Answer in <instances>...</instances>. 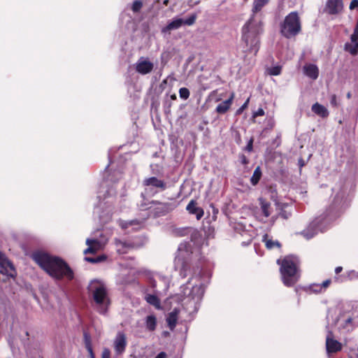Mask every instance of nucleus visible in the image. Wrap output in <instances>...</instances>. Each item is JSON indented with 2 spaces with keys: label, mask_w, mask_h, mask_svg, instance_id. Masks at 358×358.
Masks as SVG:
<instances>
[{
  "label": "nucleus",
  "mask_w": 358,
  "mask_h": 358,
  "mask_svg": "<svg viewBox=\"0 0 358 358\" xmlns=\"http://www.w3.org/2000/svg\"><path fill=\"white\" fill-rule=\"evenodd\" d=\"M33 259L48 274L55 279L66 278H73V272L68 264L61 258L52 256L48 253L37 252L33 254Z\"/></svg>",
  "instance_id": "obj_1"
},
{
  "label": "nucleus",
  "mask_w": 358,
  "mask_h": 358,
  "mask_svg": "<svg viewBox=\"0 0 358 358\" xmlns=\"http://www.w3.org/2000/svg\"><path fill=\"white\" fill-rule=\"evenodd\" d=\"M262 32V21L259 17L253 15L242 29V43L245 52L257 54L259 48V35Z\"/></svg>",
  "instance_id": "obj_2"
},
{
  "label": "nucleus",
  "mask_w": 358,
  "mask_h": 358,
  "mask_svg": "<svg viewBox=\"0 0 358 358\" xmlns=\"http://www.w3.org/2000/svg\"><path fill=\"white\" fill-rule=\"evenodd\" d=\"M93 308L100 314H106L110 301L106 284L99 280H92L88 285Z\"/></svg>",
  "instance_id": "obj_3"
},
{
  "label": "nucleus",
  "mask_w": 358,
  "mask_h": 358,
  "mask_svg": "<svg viewBox=\"0 0 358 358\" xmlns=\"http://www.w3.org/2000/svg\"><path fill=\"white\" fill-rule=\"evenodd\" d=\"M280 273L283 283L288 287L293 286L299 280L296 259L292 257H287L282 261Z\"/></svg>",
  "instance_id": "obj_4"
},
{
  "label": "nucleus",
  "mask_w": 358,
  "mask_h": 358,
  "mask_svg": "<svg viewBox=\"0 0 358 358\" xmlns=\"http://www.w3.org/2000/svg\"><path fill=\"white\" fill-rule=\"evenodd\" d=\"M301 26L299 15L296 12H292L287 15L280 26V32L282 36L289 38L295 36L301 31Z\"/></svg>",
  "instance_id": "obj_5"
},
{
  "label": "nucleus",
  "mask_w": 358,
  "mask_h": 358,
  "mask_svg": "<svg viewBox=\"0 0 358 358\" xmlns=\"http://www.w3.org/2000/svg\"><path fill=\"white\" fill-rule=\"evenodd\" d=\"M196 20V14H192L186 19L176 17L169 22L166 26L162 29V33L164 34H170L171 31L178 29L183 25L192 26L195 23Z\"/></svg>",
  "instance_id": "obj_6"
},
{
  "label": "nucleus",
  "mask_w": 358,
  "mask_h": 358,
  "mask_svg": "<svg viewBox=\"0 0 358 358\" xmlns=\"http://www.w3.org/2000/svg\"><path fill=\"white\" fill-rule=\"evenodd\" d=\"M146 194H155L160 191H164L166 188V183L157 177H150L145 178L143 181Z\"/></svg>",
  "instance_id": "obj_7"
},
{
  "label": "nucleus",
  "mask_w": 358,
  "mask_h": 358,
  "mask_svg": "<svg viewBox=\"0 0 358 358\" xmlns=\"http://www.w3.org/2000/svg\"><path fill=\"white\" fill-rule=\"evenodd\" d=\"M154 64L148 58L143 57H140L135 64L136 72L141 75H146L152 72Z\"/></svg>",
  "instance_id": "obj_8"
},
{
  "label": "nucleus",
  "mask_w": 358,
  "mask_h": 358,
  "mask_svg": "<svg viewBox=\"0 0 358 358\" xmlns=\"http://www.w3.org/2000/svg\"><path fill=\"white\" fill-rule=\"evenodd\" d=\"M127 345V341L126 335L122 331L117 332L113 341L114 350L116 355H120L123 354L126 350Z\"/></svg>",
  "instance_id": "obj_9"
},
{
  "label": "nucleus",
  "mask_w": 358,
  "mask_h": 358,
  "mask_svg": "<svg viewBox=\"0 0 358 358\" xmlns=\"http://www.w3.org/2000/svg\"><path fill=\"white\" fill-rule=\"evenodd\" d=\"M0 266L1 268V272L8 276L14 277L16 274L12 263L8 258L2 253H0Z\"/></svg>",
  "instance_id": "obj_10"
},
{
  "label": "nucleus",
  "mask_w": 358,
  "mask_h": 358,
  "mask_svg": "<svg viewBox=\"0 0 358 358\" xmlns=\"http://www.w3.org/2000/svg\"><path fill=\"white\" fill-rule=\"evenodd\" d=\"M326 349L328 354L337 352L342 349V344L334 338L330 331H328L326 338Z\"/></svg>",
  "instance_id": "obj_11"
},
{
  "label": "nucleus",
  "mask_w": 358,
  "mask_h": 358,
  "mask_svg": "<svg viewBox=\"0 0 358 358\" xmlns=\"http://www.w3.org/2000/svg\"><path fill=\"white\" fill-rule=\"evenodd\" d=\"M345 50L353 55H357L358 52V24L351 36V41L345 43Z\"/></svg>",
  "instance_id": "obj_12"
},
{
  "label": "nucleus",
  "mask_w": 358,
  "mask_h": 358,
  "mask_svg": "<svg viewBox=\"0 0 358 358\" xmlns=\"http://www.w3.org/2000/svg\"><path fill=\"white\" fill-rule=\"evenodd\" d=\"M86 244L88 248L84 250V254H94L99 251L103 248V243L95 238H87Z\"/></svg>",
  "instance_id": "obj_13"
},
{
  "label": "nucleus",
  "mask_w": 358,
  "mask_h": 358,
  "mask_svg": "<svg viewBox=\"0 0 358 358\" xmlns=\"http://www.w3.org/2000/svg\"><path fill=\"white\" fill-rule=\"evenodd\" d=\"M327 10L329 14L334 15L341 13L343 8L342 0H328Z\"/></svg>",
  "instance_id": "obj_14"
},
{
  "label": "nucleus",
  "mask_w": 358,
  "mask_h": 358,
  "mask_svg": "<svg viewBox=\"0 0 358 358\" xmlns=\"http://www.w3.org/2000/svg\"><path fill=\"white\" fill-rule=\"evenodd\" d=\"M320 222V220L318 219L314 220L313 222L310 223L308 228L306 230H303L301 232V234L306 238L310 239L313 238L315 234H317L318 229L316 228L318 227V224Z\"/></svg>",
  "instance_id": "obj_15"
},
{
  "label": "nucleus",
  "mask_w": 358,
  "mask_h": 358,
  "mask_svg": "<svg viewBox=\"0 0 358 358\" xmlns=\"http://www.w3.org/2000/svg\"><path fill=\"white\" fill-rule=\"evenodd\" d=\"M304 74L313 80H316L319 76L317 66L313 64H306L303 68Z\"/></svg>",
  "instance_id": "obj_16"
},
{
  "label": "nucleus",
  "mask_w": 358,
  "mask_h": 358,
  "mask_svg": "<svg viewBox=\"0 0 358 358\" xmlns=\"http://www.w3.org/2000/svg\"><path fill=\"white\" fill-rule=\"evenodd\" d=\"M311 110L314 113L322 118L327 117L329 114L327 108L318 103H314L311 107Z\"/></svg>",
  "instance_id": "obj_17"
},
{
  "label": "nucleus",
  "mask_w": 358,
  "mask_h": 358,
  "mask_svg": "<svg viewBox=\"0 0 358 358\" xmlns=\"http://www.w3.org/2000/svg\"><path fill=\"white\" fill-rule=\"evenodd\" d=\"M234 98V94L232 93L231 94L230 97L227 100H226L217 105V106L216 107V112L218 113H220V114L225 113L230 108Z\"/></svg>",
  "instance_id": "obj_18"
},
{
  "label": "nucleus",
  "mask_w": 358,
  "mask_h": 358,
  "mask_svg": "<svg viewBox=\"0 0 358 358\" xmlns=\"http://www.w3.org/2000/svg\"><path fill=\"white\" fill-rule=\"evenodd\" d=\"M178 314H179V310L177 308H175L173 310V311L169 313L167 316L166 322H167V324L171 330H173L176 326Z\"/></svg>",
  "instance_id": "obj_19"
},
{
  "label": "nucleus",
  "mask_w": 358,
  "mask_h": 358,
  "mask_svg": "<svg viewBox=\"0 0 358 358\" xmlns=\"http://www.w3.org/2000/svg\"><path fill=\"white\" fill-rule=\"evenodd\" d=\"M186 208L190 213L196 215L197 220H200L203 215V210L197 208L196 203L193 200L188 203Z\"/></svg>",
  "instance_id": "obj_20"
},
{
  "label": "nucleus",
  "mask_w": 358,
  "mask_h": 358,
  "mask_svg": "<svg viewBox=\"0 0 358 358\" xmlns=\"http://www.w3.org/2000/svg\"><path fill=\"white\" fill-rule=\"evenodd\" d=\"M191 297L195 304L198 303L202 299L203 290L200 286H194L190 293Z\"/></svg>",
  "instance_id": "obj_21"
},
{
  "label": "nucleus",
  "mask_w": 358,
  "mask_h": 358,
  "mask_svg": "<svg viewBox=\"0 0 358 358\" xmlns=\"http://www.w3.org/2000/svg\"><path fill=\"white\" fill-rule=\"evenodd\" d=\"M262 241L265 243L266 247L269 250L273 249L274 247H280V243L278 241H273L269 238L268 234H264L263 236Z\"/></svg>",
  "instance_id": "obj_22"
},
{
  "label": "nucleus",
  "mask_w": 358,
  "mask_h": 358,
  "mask_svg": "<svg viewBox=\"0 0 358 358\" xmlns=\"http://www.w3.org/2000/svg\"><path fill=\"white\" fill-rule=\"evenodd\" d=\"M145 299L149 304L155 306L157 309L161 308L160 301L157 296L153 294H147L145 296Z\"/></svg>",
  "instance_id": "obj_23"
},
{
  "label": "nucleus",
  "mask_w": 358,
  "mask_h": 358,
  "mask_svg": "<svg viewBox=\"0 0 358 358\" xmlns=\"http://www.w3.org/2000/svg\"><path fill=\"white\" fill-rule=\"evenodd\" d=\"M145 326L148 330L152 331L156 329L157 319L155 316L148 315L145 319Z\"/></svg>",
  "instance_id": "obj_24"
},
{
  "label": "nucleus",
  "mask_w": 358,
  "mask_h": 358,
  "mask_svg": "<svg viewBox=\"0 0 358 358\" xmlns=\"http://www.w3.org/2000/svg\"><path fill=\"white\" fill-rule=\"evenodd\" d=\"M259 204L261 206L262 210L264 213V215L266 217H268L271 215L270 208H271V203L264 199L263 198H259Z\"/></svg>",
  "instance_id": "obj_25"
},
{
  "label": "nucleus",
  "mask_w": 358,
  "mask_h": 358,
  "mask_svg": "<svg viewBox=\"0 0 358 358\" xmlns=\"http://www.w3.org/2000/svg\"><path fill=\"white\" fill-rule=\"evenodd\" d=\"M175 266L177 268H180L181 275H182L183 277L186 276L185 271L187 270V265L186 263L183 262L180 257H178L175 259Z\"/></svg>",
  "instance_id": "obj_26"
},
{
  "label": "nucleus",
  "mask_w": 358,
  "mask_h": 358,
  "mask_svg": "<svg viewBox=\"0 0 358 358\" xmlns=\"http://www.w3.org/2000/svg\"><path fill=\"white\" fill-rule=\"evenodd\" d=\"M262 176V171L259 166H257L250 178V182L253 185H255L258 183Z\"/></svg>",
  "instance_id": "obj_27"
},
{
  "label": "nucleus",
  "mask_w": 358,
  "mask_h": 358,
  "mask_svg": "<svg viewBox=\"0 0 358 358\" xmlns=\"http://www.w3.org/2000/svg\"><path fill=\"white\" fill-rule=\"evenodd\" d=\"M268 2V0H254L252 8L253 13L259 11Z\"/></svg>",
  "instance_id": "obj_28"
},
{
  "label": "nucleus",
  "mask_w": 358,
  "mask_h": 358,
  "mask_svg": "<svg viewBox=\"0 0 358 358\" xmlns=\"http://www.w3.org/2000/svg\"><path fill=\"white\" fill-rule=\"evenodd\" d=\"M115 244L117 248V251L120 253H125L126 250L124 249L130 247L129 244L120 240H115Z\"/></svg>",
  "instance_id": "obj_29"
},
{
  "label": "nucleus",
  "mask_w": 358,
  "mask_h": 358,
  "mask_svg": "<svg viewBox=\"0 0 358 358\" xmlns=\"http://www.w3.org/2000/svg\"><path fill=\"white\" fill-rule=\"evenodd\" d=\"M354 327H355V325L353 323V317H348L344 321V323L342 324V328L347 331H350V330L353 329Z\"/></svg>",
  "instance_id": "obj_30"
},
{
  "label": "nucleus",
  "mask_w": 358,
  "mask_h": 358,
  "mask_svg": "<svg viewBox=\"0 0 358 358\" xmlns=\"http://www.w3.org/2000/svg\"><path fill=\"white\" fill-rule=\"evenodd\" d=\"M330 283V280H326L322 284L315 285V287H317L318 289H314V291L315 292H322L329 286Z\"/></svg>",
  "instance_id": "obj_31"
},
{
  "label": "nucleus",
  "mask_w": 358,
  "mask_h": 358,
  "mask_svg": "<svg viewBox=\"0 0 358 358\" xmlns=\"http://www.w3.org/2000/svg\"><path fill=\"white\" fill-rule=\"evenodd\" d=\"M152 203L159 204L160 206L159 208L163 210L164 212H167V211L173 209L172 205L170 203H159L158 201H152Z\"/></svg>",
  "instance_id": "obj_32"
},
{
  "label": "nucleus",
  "mask_w": 358,
  "mask_h": 358,
  "mask_svg": "<svg viewBox=\"0 0 358 358\" xmlns=\"http://www.w3.org/2000/svg\"><path fill=\"white\" fill-rule=\"evenodd\" d=\"M189 90L186 87H181L179 90V96L182 99L187 100L189 96Z\"/></svg>",
  "instance_id": "obj_33"
},
{
  "label": "nucleus",
  "mask_w": 358,
  "mask_h": 358,
  "mask_svg": "<svg viewBox=\"0 0 358 358\" xmlns=\"http://www.w3.org/2000/svg\"><path fill=\"white\" fill-rule=\"evenodd\" d=\"M106 259L104 256H99L96 258H92V257H85V259L87 262H91V263H98L103 261Z\"/></svg>",
  "instance_id": "obj_34"
},
{
  "label": "nucleus",
  "mask_w": 358,
  "mask_h": 358,
  "mask_svg": "<svg viewBox=\"0 0 358 358\" xmlns=\"http://www.w3.org/2000/svg\"><path fill=\"white\" fill-rule=\"evenodd\" d=\"M143 3L141 1H135L132 5V10L134 12H138L142 8Z\"/></svg>",
  "instance_id": "obj_35"
},
{
  "label": "nucleus",
  "mask_w": 358,
  "mask_h": 358,
  "mask_svg": "<svg viewBox=\"0 0 358 358\" xmlns=\"http://www.w3.org/2000/svg\"><path fill=\"white\" fill-rule=\"evenodd\" d=\"M134 222L135 221H134V220L129 221V222L120 220L119 225L121 227L122 229H127L129 227V226L132 225L134 223Z\"/></svg>",
  "instance_id": "obj_36"
},
{
  "label": "nucleus",
  "mask_w": 358,
  "mask_h": 358,
  "mask_svg": "<svg viewBox=\"0 0 358 358\" xmlns=\"http://www.w3.org/2000/svg\"><path fill=\"white\" fill-rule=\"evenodd\" d=\"M281 68L280 66H274L269 70V73L273 76H278L280 73Z\"/></svg>",
  "instance_id": "obj_37"
},
{
  "label": "nucleus",
  "mask_w": 358,
  "mask_h": 358,
  "mask_svg": "<svg viewBox=\"0 0 358 358\" xmlns=\"http://www.w3.org/2000/svg\"><path fill=\"white\" fill-rule=\"evenodd\" d=\"M330 103L334 107H337L338 106V103L337 101V96L336 94L331 95Z\"/></svg>",
  "instance_id": "obj_38"
},
{
  "label": "nucleus",
  "mask_w": 358,
  "mask_h": 358,
  "mask_svg": "<svg viewBox=\"0 0 358 358\" xmlns=\"http://www.w3.org/2000/svg\"><path fill=\"white\" fill-rule=\"evenodd\" d=\"M248 102L249 99H248V100L243 103V105L236 110L237 115H240L243 113V111L247 108Z\"/></svg>",
  "instance_id": "obj_39"
},
{
  "label": "nucleus",
  "mask_w": 358,
  "mask_h": 358,
  "mask_svg": "<svg viewBox=\"0 0 358 358\" xmlns=\"http://www.w3.org/2000/svg\"><path fill=\"white\" fill-rule=\"evenodd\" d=\"M110 351L108 348H104L102 351L101 358H110Z\"/></svg>",
  "instance_id": "obj_40"
},
{
  "label": "nucleus",
  "mask_w": 358,
  "mask_h": 358,
  "mask_svg": "<svg viewBox=\"0 0 358 358\" xmlns=\"http://www.w3.org/2000/svg\"><path fill=\"white\" fill-rule=\"evenodd\" d=\"M264 115V110L262 108H258V110L253 113V117H256L257 116H262Z\"/></svg>",
  "instance_id": "obj_41"
},
{
  "label": "nucleus",
  "mask_w": 358,
  "mask_h": 358,
  "mask_svg": "<svg viewBox=\"0 0 358 358\" xmlns=\"http://www.w3.org/2000/svg\"><path fill=\"white\" fill-rule=\"evenodd\" d=\"M358 7V0H352L350 4V9L353 10Z\"/></svg>",
  "instance_id": "obj_42"
},
{
  "label": "nucleus",
  "mask_w": 358,
  "mask_h": 358,
  "mask_svg": "<svg viewBox=\"0 0 358 358\" xmlns=\"http://www.w3.org/2000/svg\"><path fill=\"white\" fill-rule=\"evenodd\" d=\"M315 285H316V284H313V285H310V287H309L306 288V291L307 292H309V293H311V292H313V293H316V292L314 291V289H317L318 288H317V287H315Z\"/></svg>",
  "instance_id": "obj_43"
},
{
  "label": "nucleus",
  "mask_w": 358,
  "mask_h": 358,
  "mask_svg": "<svg viewBox=\"0 0 358 358\" xmlns=\"http://www.w3.org/2000/svg\"><path fill=\"white\" fill-rule=\"evenodd\" d=\"M87 350L89 352V354H90V358H95L94 352H93V350H92V347H91L90 343H88L87 345Z\"/></svg>",
  "instance_id": "obj_44"
},
{
  "label": "nucleus",
  "mask_w": 358,
  "mask_h": 358,
  "mask_svg": "<svg viewBox=\"0 0 358 358\" xmlns=\"http://www.w3.org/2000/svg\"><path fill=\"white\" fill-rule=\"evenodd\" d=\"M252 144H253V140H252V138H251L249 141L248 145H246L245 150H248V152L252 151Z\"/></svg>",
  "instance_id": "obj_45"
},
{
  "label": "nucleus",
  "mask_w": 358,
  "mask_h": 358,
  "mask_svg": "<svg viewBox=\"0 0 358 358\" xmlns=\"http://www.w3.org/2000/svg\"><path fill=\"white\" fill-rule=\"evenodd\" d=\"M155 358H167V355L164 352H161L156 356Z\"/></svg>",
  "instance_id": "obj_46"
},
{
  "label": "nucleus",
  "mask_w": 358,
  "mask_h": 358,
  "mask_svg": "<svg viewBox=\"0 0 358 358\" xmlns=\"http://www.w3.org/2000/svg\"><path fill=\"white\" fill-rule=\"evenodd\" d=\"M343 270V268L341 266H338L335 269L336 273H339Z\"/></svg>",
  "instance_id": "obj_47"
},
{
  "label": "nucleus",
  "mask_w": 358,
  "mask_h": 358,
  "mask_svg": "<svg viewBox=\"0 0 358 358\" xmlns=\"http://www.w3.org/2000/svg\"><path fill=\"white\" fill-rule=\"evenodd\" d=\"M280 215H281L283 218H285V219H287V218H288V217H289V215H287L285 213H282L280 214Z\"/></svg>",
  "instance_id": "obj_48"
},
{
  "label": "nucleus",
  "mask_w": 358,
  "mask_h": 358,
  "mask_svg": "<svg viewBox=\"0 0 358 358\" xmlns=\"http://www.w3.org/2000/svg\"><path fill=\"white\" fill-rule=\"evenodd\" d=\"M171 99L172 100H176L177 99V96H176V94H173L171 95Z\"/></svg>",
  "instance_id": "obj_49"
},
{
  "label": "nucleus",
  "mask_w": 358,
  "mask_h": 358,
  "mask_svg": "<svg viewBox=\"0 0 358 358\" xmlns=\"http://www.w3.org/2000/svg\"><path fill=\"white\" fill-rule=\"evenodd\" d=\"M169 1V0H164L163 2V4L164 6H168Z\"/></svg>",
  "instance_id": "obj_50"
},
{
  "label": "nucleus",
  "mask_w": 358,
  "mask_h": 358,
  "mask_svg": "<svg viewBox=\"0 0 358 358\" xmlns=\"http://www.w3.org/2000/svg\"><path fill=\"white\" fill-rule=\"evenodd\" d=\"M347 96H348V99H350V96H351L350 93H348Z\"/></svg>",
  "instance_id": "obj_51"
},
{
  "label": "nucleus",
  "mask_w": 358,
  "mask_h": 358,
  "mask_svg": "<svg viewBox=\"0 0 358 358\" xmlns=\"http://www.w3.org/2000/svg\"><path fill=\"white\" fill-rule=\"evenodd\" d=\"M357 24H358V22H357Z\"/></svg>",
  "instance_id": "obj_52"
}]
</instances>
